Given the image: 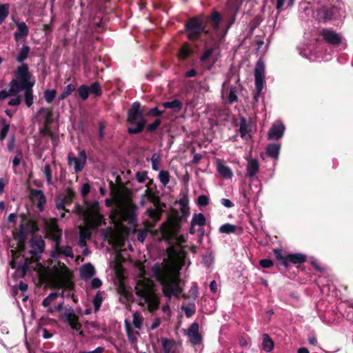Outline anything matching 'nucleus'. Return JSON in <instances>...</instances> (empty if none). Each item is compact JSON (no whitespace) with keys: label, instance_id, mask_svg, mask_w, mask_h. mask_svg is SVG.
<instances>
[{"label":"nucleus","instance_id":"nucleus-1","mask_svg":"<svg viewBox=\"0 0 353 353\" xmlns=\"http://www.w3.org/2000/svg\"><path fill=\"white\" fill-rule=\"evenodd\" d=\"M161 234L170 247L167 248L168 260L163 263H156L152 267V272L155 279L162 285L163 295L169 300L178 297L181 293L179 287V274L184 265L186 252L183 243L184 237L178 234V226L172 222L162 225Z\"/></svg>","mask_w":353,"mask_h":353},{"label":"nucleus","instance_id":"nucleus-2","mask_svg":"<svg viewBox=\"0 0 353 353\" xmlns=\"http://www.w3.org/2000/svg\"><path fill=\"white\" fill-rule=\"evenodd\" d=\"M110 187L112 199H106L105 205L111 207L113 203L116 205L112 209L110 218L119 232H127L128 228L124 225L125 223H128L131 227L136 225L137 207L132 203L130 190L124 185H116L110 181Z\"/></svg>","mask_w":353,"mask_h":353},{"label":"nucleus","instance_id":"nucleus-3","mask_svg":"<svg viewBox=\"0 0 353 353\" xmlns=\"http://www.w3.org/2000/svg\"><path fill=\"white\" fill-rule=\"evenodd\" d=\"M139 275L134 288L139 305L146 308L150 312L156 311L160 304V296L155 292L153 281L145 276L144 265L139 263Z\"/></svg>","mask_w":353,"mask_h":353},{"label":"nucleus","instance_id":"nucleus-4","mask_svg":"<svg viewBox=\"0 0 353 353\" xmlns=\"http://www.w3.org/2000/svg\"><path fill=\"white\" fill-rule=\"evenodd\" d=\"M78 211L82 214L84 221L83 225L79 226V245L83 248L85 246L86 240L90 238L92 231L102 224L103 217L99 212L97 201L85 203V207H78Z\"/></svg>","mask_w":353,"mask_h":353},{"label":"nucleus","instance_id":"nucleus-5","mask_svg":"<svg viewBox=\"0 0 353 353\" xmlns=\"http://www.w3.org/2000/svg\"><path fill=\"white\" fill-rule=\"evenodd\" d=\"M46 237L52 240L54 245L50 256L57 258L61 255L65 257L74 258L72 249L69 245H61L62 230L58 228L56 219H50L45 221Z\"/></svg>","mask_w":353,"mask_h":353},{"label":"nucleus","instance_id":"nucleus-6","mask_svg":"<svg viewBox=\"0 0 353 353\" xmlns=\"http://www.w3.org/2000/svg\"><path fill=\"white\" fill-rule=\"evenodd\" d=\"M52 285L57 288L72 290L74 287L72 281V272L64 263L57 262L48 266L45 270Z\"/></svg>","mask_w":353,"mask_h":353},{"label":"nucleus","instance_id":"nucleus-7","mask_svg":"<svg viewBox=\"0 0 353 353\" xmlns=\"http://www.w3.org/2000/svg\"><path fill=\"white\" fill-rule=\"evenodd\" d=\"M18 84L14 86L18 92L24 90V101L28 107H30L33 104L34 95L32 87L35 83V81L31 80V74L28 71L27 64L22 63L17 70Z\"/></svg>","mask_w":353,"mask_h":353},{"label":"nucleus","instance_id":"nucleus-8","mask_svg":"<svg viewBox=\"0 0 353 353\" xmlns=\"http://www.w3.org/2000/svg\"><path fill=\"white\" fill-rule=\"evenodd\" d=\"M128 122L130 126L128 132L131 134L140 133L145 125V120L143 118V112L141 110V104L139 102L132 103L128 112Z\"/></svg>","mask_w":353,"mask_h":353},{"label":"nucleus","instance_id":"nucleus-9","mask_svg":"<svg viewBox=\"0 0 353 353\" xmlns=\"http://www.w3.org/2000/svg\"><path fill=\"white\" fill-rule=\"evenodd\" d=\"M185 30L189 39L196 40L205 32V27L199 18L194 17L185 24Z\"/></svg>","mask_w":353,"mask_h":353},{"label":"nucleus","instance_id":"nucleus-10","mask_svg":"<svg viewBox=\"0 0 353 353\" xmlns=\"http://www.w3.org/2000/svg\"><path fill=\"white\" fill-rule=\"evenodd\" d=\"M63 319L72 329L79 332L80 335L83 334V331L81 330V325L79 322V316L72 308L70 307L64 310Z\"/></svg>","mask_w":353,"mask_h":353},{"label":"nucleus","instance_id":"nucleus-11","mask_svg":"<svg viewBox=\"0 0 353 353\" xmlns=\"http://www.w3.org/2000/svg\"><path fill=\"white\" fill-rule=\"evenodd\" d=\"M205 223V217L202 213L194 214L192 218L190 232L191 234L198 233L199 236H203Z\"/></svg>","mask_w":353,"mask_h":353},{"label":"nucleus","instance_id":"nucleus-12","mask_svg":"<svg viewBox=\"0 0 353 353\" xmlns=\"http://www.w3.org/2000/svg\"><path fill=\"white\" fill-rule=\"evenodd\" d=\"M68 164L70 165H74V168L76 172H81L86 161V155L85 151H81L78 157H76L72 153H69L68 157Z\"/></svg>","mask_w":353,"mask_h":353},{"label":"nucleus","instance_id":"nucleus-13","mask_svg":"<svg viewBox=\"0 0 353 353\" xmlns=\"http://www.w3.org/2000/svg\"><path fill=\"white\" fill-rule=\"evenodd\" d=\"M264 76L265 65L262 61H258L254 70V80L257 94H260L263 89Z\"/></svg>","mask_w":353,"mask_h":353},{"label":"nucleus","instance_id":"nucleus-14","mask_svg":"<svg viewBox=\"0 0 353 353\" xmlns=\"http://www.w3.org/2000/svg\"><path fill=\"white\" fill-rule=\"evenodd\" d=\"M31 249L29 252L31 255L38 259L40 254L43 252L45 249V241L41 236H34L30 241Z\"/></svg>","mask_w":353,"mask_h":353},{"label":"nucleus","instance_id":"nucleus-15","mask_svg":"<svg viewBox=\"0 0 353 353\" xmlns=\"http://www.w3.org/2000/svg\"><path fill=\"white\" fill-rule=\"evenodd\" d=\"M199 326L197 323H193L185 331V334L189 338L191 343L196 345L201 342V336L199 332Z\"/></svg>","mask_w":353,"mask_h":353},{"label":"nucleus","instance_id":"nucleus-16","mask_svg":"<svg viewBox=\"0 0 353 353\" xmlns=\"http://www.w3.org/2000/svg\"><path fill=\"white\" fill-rule=\"evenodd\" d=\"M321 34L329 44L338 46L341 43V36L331 29H323Z\"/></svg>","mask_w":353,"mask_h":353},{"label":"nucleus","instance_id":"nucleus-17","mask_svg":"<svg viewBox=\"0 0 353 353\" xmlns=\"http://www.w3.org/2000/svg\"><path fill=\"white\" fill-rule=\"evenodd\" d=\"M146 200L150 201L154 206H157L159 202V198L156 193L147 185V188L144 192L141 195L140 205L144 206L146 203Z\"/></svg>","mask_w":353,"mask_h":353},{"label":"nucleus","instance_id":"nucleus-18","mask_svg":"<svg viewBox=\"0 0 353 353\" xmlns=\"http://www.w3.org/2000/svg\"><path fill=\"white\" fill-rule=\"evenodd\" d=\"M30 199L33 201H37V207L40 211L43 210V205L46 203V196L41 190H31L30 192Z\"/></svg>","mask_w":353,"mask_h":353},{"label":"nucleus","instance_id":"nucleus-19","mask_svg":"<svg viewBox=\"0 0 353 353\" xmlns=\"http://www.w3.org/2000/svg\"><path fill=\"white\" fill-rule=\"evenodd\" d=\"M285 126L281 123H274L268 132V139L270 140H277L280 139L284 133Z\"/></svg>","mask_w":353,"mask_h":353},{"label":"nucleus","instance_id":"nucleus-20","mask_svg":"<svg viewBox=\"0 0 353 353\" xmlns=\"http://www.w3.org/2000/svg\"><path fill=\"white\" fill-rule=\"evenodd\" d=\"M333 17V8L323 7L320 8L316 14L317 20L319 22L327 23L330 21Z\"/></svg>","mask_w":353,"mask_h":353},{"label":"nucleus","instance_id":"nucleus-21","mask_svg":"<svg viewBox=\"0 0 353 353\" xmlns=\"http://www.w3.org/2000/svg\"><path fill=\"white\" fill-rule=\"evenodd\" d=\"M17 79H12L9 83L10 89L8 90H4L0 91V101H3L9 97L17 95L19 92L16 90L14 86L17 85Z\"/></svg>","mask_w":353,"mask_h":353},{"label":"nucleus","instance_id":"nucleus-22","mask_svg":"<svg viewBox=\"0 0 353 353\" xmlns=\"http://www.w3.org/2000/svg\"><path fill=\"white\" fill-rule=\"evenodd\" d=\"M216 167L218 172L225 179H231L233 176L232 170L226 165L223 161L217 159Z\"/></svg>","mask_w":353,"mask_h":353},{"label":"nucleus","instance_id":"nucleus-23","mask_svg":"<svg viewBox=\"0 0 353 353\" xmlns=\"http://www.w3.org/2000/svg\"><path fill=\"white\" fill-rule=\"evenodd\" d=\"M125 329L129 341L132 344H136L140 336L139 331L134 330L130 321L128 320L125 321Z\"/></svg>","mask_w":353,"mask_h":353},{"label":"nucleus","instance_id":"nucleus-24","mask_svg":"<svg viewBox=\"0 0 353 353\" xmlns=\"http://www.w3.org/2000/svg\"><path fill=\"white\" fill-rule=\"evenodd\" d=\"M81 276L84 279H90L95 273L94 266L90 263H87L80 268Z\"/></svg>","mask_w":353,"mask_h":353},{"label":"nucleus","instance_id":"nucleus-25","mask_svg":"<svg viewBox=\"0 0 353 353\" xmlns=\"http://www.w3.org/2000/svg\"><path fill=\"white\" fill-rule=\"evenodd\" d=\"M259 165L256 159H250L247 165V174L249 177L252 178L258 172Z\"/></svg>","mask_w":353,"mask_h":353},{"label":"nucleus","instance_id":"nucleus-26","mask_svg":"<svg viewBox=\"0 0 353 353\" xmlns=\"http://www.w3.org/2000/svg\"><path fill=\"white\" fill-rule=\"evenodd\" d=\"M18 31L14 32V37L17 40L22 39L28 34V28L24 22L16 23Z\"/></svg>","mask_w":353,"mask_h":353},{"label":"nucleus","instance_id":"nucleus-27","mask_svg":"<svg viewBox=\"0 0 353 353\" xmlns=\"http://www.w3.org/2000/svg\"><path fill=\"white\" fill-rule=\"evenodd\" d=\"M306 260V256L301 254H294L287 255V267L290 263L297 264L304 263Z\"/></svg>","mask_w":353,"mask_h":353},{"label":"nucleus","instance_id":"nucleus-28","mask_svg":"<svg viewBox=\"0 0 353 353\" xmlns=\"http://www.w3.org/2000/svg\"><path fill=\"white\" fill-rule=\"evenodd\" d=\"M263 339V349L266 352H270L273 350L274 347V341L271 339V338L267 334H263L262 335Z\"/></svg>","mask_w":353,"mask_h":353},{"label":"nucleus","instance_id":"nucleus-29","mask_svg":"<svg viewBox=\"0 0 353 353\" xmlns=\"http://www.w3.org/2000/svg\"><path fill=\"white\" fill-rule=\"evenodd\" d=\"M266 151L269 157L277 159L279 154L280 145L276 143L270 144L267 147Z\"/></svg>","mask_w":353,"mask_h":353},{"label":"nucleus","instance_id":"nucleus-30","mask_svg":"<svg viewBox=\"0 0 353 353\" xmlns=\"http://www.w3.org/2000/svg\"><path fill=\"white\" fill-rule=\"evenodd\" d=\"M143 317L141 312H136L133 314L132 316V324L133 326L137 329L141 330L143 326Z\"/></svg>","mask_w":353,"mask_h":353},{"label":"nucleus","instance_id":"nucleus-31","mask_svg":"<svg viewBox=\"0 0 353 353\" xmlns=\"http://www.w3.org/2000/svg\"><path fill=\"white\" fill-rule=\"evenodd\" d=\"M162 105L165 108L179 111L182 108V103L179 100L176 99L172 101L164 102L163 103Z\"/></svg>","mask_w":353,"mask_h":353},{"label":"nucleus","instance_id":"nucleus-32","mask_svg":"<svg viewBox=\"0 0 353 353\" xmlns=\"http://www.w3.org/2000/svg\"><path fill=\"white\" fill-rule=\"evenodd\" d=\"M75 85L74 84H69L66 85L61 94L58 97V101H60L65 98H67L68 96H70L73 91L75 90Z\"/></svg>","mask_w":353,"mask_h":353},{"label":"nucleus","instance_id":"nucleus-33","mask_svg":"<svg viewBox=\"0 0 353 353\" xmlns=\"http://www.w3.org/2000/svg\"><path fill=\"white\" fill-rule=\"evenodd\" d=\"M163 353H172V349L173 347V341L169 340L166 338L161 339Z\"/></svg>","mask_w":353,"mask_h":353},{"label":"nucleus","instance_id":"nucleus-34","mask_svg":"<svg viewBox=\"0 0 353 353\" xmlns=\"http://www.w3.org/2000/svg\"><path fill=\"white\" fill-rule=\"evenodd\" d=\"M250 130V126L247 123L246 120L245 119H241L240 123V133L242 138H245L247 135H248V133Z\"/></svg>","mask_w":353,"mask_h":353},{"label":"nucleus","instance_id":"nucleus-35","mask_svg":"<svg viewBox=\"0 0 353 353\" xmlns=\"http://www.w3.org/2000/svg\"><path fill=\"white\" fill-rule=\"evenodd\" d=\"M1 128L0 129V141H3L9 132L10 124L6 122V119H1Z\"/></svg>","mask_w":353,"mask_h":353},{"label":"nucleus","instance_id":"nucleus-36","mask_svg":"<svg viewBox=\"0 0 353 353\" xmlns=\"http://www.w3.org/2000/svg\"><path fill=\"white\" fill-rule=\"evenodd\" d=\"M209 20L212 23V28L214 30H217L221 21L220 14L216 11H214L210 15Z\"/></svg>","mask_w":353,"mask_h":353},{"label":"nucleus","instance_id":"nucleus-37","mask_svg":"<svg viewBox=\"0 0 353 353\" xmlns=\"http://www.w3.org/2000/svg\"><path fill=\"white\" fill-rule=\"evenodd\" d=\"M237 227L230 223H225L219 228V232L223 234L234 233Z\"/></svg>","mask_w":353,"mask_h":353},{"label":"nucleus","instance_id":"nucleus-38","mask_svg":"<svg viewBox=\"0 0 353 353\" xmlns=\"http://www.w3.org/2000/svg\"><path fill=\"white\" fill-rule=\"evenodd\" d=\"M29 51V47L23 46L17 57V61L22 64L23 61L27 59Z\"/></svg>","mask_w":353,"mask_h":353},{"label":"nucleus","instance_id":"nucleus-39","mask_svg":"<svg viewBox=\"0 0 353 353\" xmlns=\"http://www.w3.org/2000/svg\"><path fill=\"white\" fill-rule=\"evenodd\" d=\"M170 176L168 171L161 170L159 173V179L160 182L164 185H167L170 181Z\"/></svg>","mask_w":353,"mask_h":353},{"label":"nucleus","instance_id":"nucleus-40","mask_svg":"<svg viewBox=\"0 0 353 353\" xmlns=\"http://www.w3.org/2000/svg\"><path fill=\"white\" fill-rule=\"evenodd\" d=\"M78 93L81 99L86 100L88 98L90 92L89 87L85 85H81L78 88Z\"/></svg>","mask_w":353,"mask_h":353},{"label":"nucleus","instance_id":"nucleus-41","mask_svg":"<svg viewBox=\"0 0 353 353\" xmlns=\"http://www.w3.org/2000/svg\"><path fill=\"white\" fill-rule=\"evenodd\" d=\"M155 208H149L147 210L148 216L154 221H157L160 219L161 211L158 209L157 205Z\"/></svg>","mask_w":353,"mask_h":353},{"label":"nucleus","instance_id":"nucleus-42","mask_svg":"<svg viewBox=\"0 0 353 353\" xmlns=\"http://www.w3.org/2000/svg\"><path fill=\"white\" fill-rule=\"evenodd\" d=\"M9 13V6L8 4H3L0 6V24L8 17Z\"/></svg>","mask_w":353,"mask_h":353},{"label":"nucleus","instance_id":"nucleus-43","mask_svg":"<svg viewBox=\"0 0 353 353\" xmlns=\"http://www.w3.org/2000/svg\"><path fill=\"white\" fill-rule=\"evenodd\" d=\"M57 297L58 294L57 292H52L43 301L42 305L46 307H48Z\"/></svg>","mask_w":353,"mask_h":353},{"label":"nucleus","instance_id":"nucleus-44","mask_svg":"<svg viewBox=\"0 0 353 353\" xmlns=\"http://www.w3.org/2000/svg\"><path fill=\"white\" fill-rule=\"evenodd\" d=\"M161 156L158 153H154L151 158L152 167L154 170H159L160 165Z\"/></svg>","mask_w":353,"mask_h":353},{"label":"nucleus","instance_id":"nucleus-45","mask_svg":"<svg viewBox=\"0 0 353 353\" xmlns=\"http://www.w3.org/2000/svg\"><path fill=\"white\" fill-rule=\"evenodd\" d=\"M56 90H46L44 91V97L47 103H51L56 97Z\"/></svg>","mask_w":353,"mask_h":353},{"label":"nucleus","instance_id":"nucleus-46","mask_svg":"<svg viewBox=\"0 0 353 353\" xmlns=\"http://www.w3.org/2000/svg\"><path fill=\"white\" fill-rule=\"evenodd\" d=\"M89 92L90 94H94L97 96L101 94V90L99 83L94 82L89 87Z\"/></svg>","mask_w":353,"mask_h":353},{"label":"nucleus","instance_id":"nucleus-47","mask_svg":"<svg viewBox=\"0 0 353 353\" xmlns=\"http://www.w3.org/2000/svg\"><path fill=\"white\" fill-rule=\"evenodd\" d=\"M92 302L94 307V312H97L99 310L102 303V297L99 292L97 293Z\"/></svg>","mask_w":353,"mask_h":353},{"label":"nucleus","instance_id":"nucleus-48","mask_svg":"<svg viewBox=\"0 0 353 353\" xmlns=\"http://www.w3.org/2000/svg\"><path fill=\"white\" fill-rule=\"evenodd\" d=\"M275 256L280 264L287 268V255L283 256L281 250H275Z\"/></svg>","mask_w":353,"mask_h":353},{"label":"nucleus","instance_id":"nucleus-49","mask_svg":"<svg viewBox=\"0 0 353 353\" xmlns=\"http://www.w3.org/2000/svg\"><path fill=\"white\" fill-rule=\"evenodd\" d=\"M74 192L71 189H68L66 190V194L64 195L61 198V200L63 201L65 205L68 204V203H71V201L74 197Z\"/></svg>","mask_w":353,"mask_h":353},{"label":"nucleus","instance_id":"nucleus-50","mask_svg":"<svg viewBox=\"0 0 353 353\" xmlns=\"http://www.w3.org/2000/svg\"><path fill=\"white\" fill-rule=\"evenodd\" d=\"M237 101L236 88L232 86L228 93V102L230 103H234Z\"/></svg>","mask_w":353,"mask_h":353},{"label":"nucleus","instance_id":"nucleus-51","mask_svg":"<svg viewBox=\"0 0 353 353\" xmlns=\"http://www.w3.org/2000/svg\"><path fill=\"white\" fill-rule=\"evenodd\" d=\"M44 174L46 178V182L48 185L51 184L52 182V170L51 167L49 164H46L44 166Z\"/></svg>","mask_w":353,"mask_h":353},{"label":"nucleus","instance_id":"nucleus-52","mask_svg":"<svg viewBox=\"0 0 353 353\" xmlns=\"http://www.w3.org/2000/svg\"><path fill=\"white\" fill-rule=\"evenodd\" d=\"M135 177L139 183H143L148 179V173L145 171L137 172Z\"/></svg>","mask_w":353,"mask_h":353},{"label":"nucleus","instance_id":"nucleus-53","mask_svg":"<svg viewBox=\"0 0 353 353\" xmlns=\"http://www.w3.org/2000/svg\"><path fill=\"white\" fill-rule=\"evenodd\" d=\"M209 203V199L205 195H201L197 198V205L199 206H206Z\"/></svg>","mask_w":353,"mask_h":353},{"label":"nucleus","instance_id":"nucleus-54","mask_svg":"<svg viewBox=\"0 0 353 353\" xmlns=\"http://www.w3.org/2000/svg\"><path fill=\"white\" fill-rule=\"evenodd\" d=\"M190 54V49L188 46L185 45L181 48L179 51V57L180 59H185Z\"/></svg>","mask_w":353,"mask_h":353},{"label":"nucleus","instance_id":"nucleus-55","mask_svg":"<svg viewBox=\"0 0 353 353\" xmlns=\"http://www.w3.org/2000/svg\"><path fill=\"white\" fill-rule=\"evenodd\" d=\"M285 2H288L289 6H292L294 4V0H276V9L281 10Z\"/></svg>","mask_w":353,"mask_h":353},{"label":"nucleus","instance_id":"nucleus-56","mask_svg":"<svg viewBox=\"0 0 353 353\" xmlns=\"http://www.w3.org/2000/svg\"><path fill=\"white\" fill-rule=\"evenodd\" d=\"M21 103V97L20 95H17L16 97L12 98L9 100L8 105L10 106H17L19 105Z\"/></svg>","mask_w":353,"mask_h":353},{"label":"nucleus","instance_id":"nucleus-57","mask_svg":"<svg viewBox=\"0 0 353 353\" xmlns=\"http://www.w3.org/2000/svg\"><path fill=\"white\" fill-rule=\"evenodd\" d=\"M21 159L22 152L21 150H19L17 151V155L12 160V165L14 168L17 167L20 164Z\"/></svg>","mask_w":353,"mask_h":353},{"label":"nucleus","instance_id":"nucleus-58","mask_svg":"<svg viewBox=\"0 0 353 353\" xmlns=\"http://www.w3.org/2000/svg\"><path fill=\"white\" fill-rule=\"evenodd\" d=\"M161 121L160 119H156L154 123H150L148 125L147 130L149 132H153L156 130V129L159 127V125L161 124Z\"/></svg>","mask_w":353,"mask_h":353},{"label":"nucleus","instance_id":"nucleus-59","mask_svg":"<svg viewBox=\"0 0 353 353\" xmlns=\"http://www.w3.org/2000/svg\"><path fill=\"white\" fill-rule=\"evenodd\" d=\"M39 114H43L45 115V119L46 121L49 120L52 116V112L48 108H41L39 111Z\"/></svg>","mask_w":353,"mask_h":353},{"label":"nucleus","instance_id":"nucleus-60","mask_svg":"<svg viewBox=\"0 0 353 353\" xmlns=\"http://www.w3.org/2000/svg\"><path fill=\"white\" fill-rule=\"evenodd\" d=\"M90 191V185L89 183H84L81 189V193L83 196H85Z\"/></svg>","mask_w":353,"mask_h":353},{"label":"nucleus","instance_id":"nucleus-61","mask_svg":"<svg viewBox=\"0 0 353 353\" xmlns=\"http://www.w3.org/2000/svg\"><path fill=\"white\" fill-rule=\"evenodd\" d=\"M259 263L263 268H268L273 265L272 261L268 259L261 260Z\"/></svg>","mask_w":353,"mask_h":353},{"label":"nucleus","instance_id":"nucleus-62","mask_svg":"<svg viewBox=\"0 0 353 353\" xmlns=\"http://www.w3.org/2000/svg\"><path fill=\"white\" fill-rule=\"evenodd\" d=\"M182 309L188 317L191 316L194 313L195 311L193 308L190 307L188 306H183Z\"/></svg>","mask_w":353,"mask_h":353},{"label":"nucleus","instance_id":"nucleus-63","mask_svg":"<svg viewBox=\"0 0 353 353\" xmlns=\"http://www.w3.org/2000/svg\"><path fill=\"white\" fill-rule=\"evenodd\" d=\"M162 113H163L162 111L159 110L157 108H152L151 110H150L148 114L154 116V117H157V116L161 115Z\"/></svg>","mask_w":353,"mask_h":353},{"label":"nucleus","instance_id":"nucleus-64","mask_svg":"<svg viewBox=\"0 0 353 353\" xmlns=\"http://www.w3.org/2000/svg\"><path fill=\"white\" fill-rule=\"evenodd\" d=\"M39 332H41V335L44 339H50L52 337V334L50 333L46 328H40Z\"/></svg>","mask_w":353,"mask_h":353}]
</instances>
